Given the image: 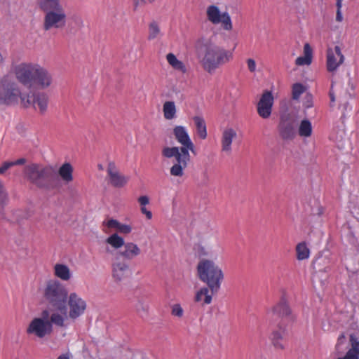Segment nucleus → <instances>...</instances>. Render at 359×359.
<instances>
[{
    "label": "nucleus",
    "mask_w": 359,
    "mask_h": 359,
    "mask_svg": "<svg viewBox=\"0 0 359 359\" xmlns=\"http://www.w3.org/2000/svg\"><path fill=\"white\" fill-rule=\"evenodd\" d=\"M49 316H50L49 311L48 310H43L41 312V317L40 318L43 319V320H46V321H50Z\"/></svg>",
    "instance_id": "50"
},
{
    "label": "nucleus",
    "mask_w": 359,
    "mask_h": 359,
    "mask_svg": "<svg viewBox=\"0 0 359 359\" xmlns=\"http://www.w3.org/2000/svg\"><path fill=\"white\" fill-rule=\"evenodd\" d=\"M40 10L44 13L43 29H62L66 26L67 15L60 0H37Z\"/></svg>",
    "instance_id": "4"
},
{
    "label": "nucleus",
    "mask_w": 359,
    "mask_h": 359,
    "mask_svg": "<svg viewBox=\"0 0 359 359\" xmlns=\"http://www.w3.org/2000/svg\"><path fill=\"white\" fill-rule=\"evenodd\" d=\"M348 105V102H345L344 103L340 104L339 107H342L343 111H344L346 110Z\"/></svg>",
    "instance_id": "56"
},
{
    "label": "nucleus",
    "mask_w": 359,
    "mask_h": 359,
    "mask_svg": "<svg viewBox=\"0 0 359 359\" xmlns=\"http://www.w3.org/2000/svg\"><path fill=\"white\" fill-rule=\"evenodd\" d=\"M336 6H337V14H336V20L337 22H341L342 20H343V17H342V15H341V6H342V3H339V4L338 3H336Z\"/></svg>",
    "instance_id": "45"
},
{
    "label": "nucleus",
    "mask_w": 359,
    "mask_h": 359,
    "mask_svg": "<svg viewBox=\"0 0 359 359\" xmlns=\"http://www.w3.org/2000/svg\"><path fill=\"white\" fill-rule=\"evenodd\" d=\"M53 331L51 322L46 321L41 318H34L27 328V333L34 334L39 338H43L50 334Z\"/></svg>",
    "instance_id": "13"
},
{
    "label": "nucleus",
    "mask_w": 359,
    "mask_h": 359,
    "mask_svg": "<svg viewBox=\"0 0 359 359\" xmlns=\"http://www.w3.org/2000/svg\"><path fill=\"white\" fill-rule=\"evenodd\" d=\"M38 65L32 62H21L13 66L12 71L20 83L30 87L33 84Z\"/></svg>",
    "instance_id": "9"
},
{
    "label": "nucleus",
    "mask_w": 359,
    "mask_h": 359,
    "mask_svg": "<svg viewBox=\"0 0 359 359\" xmlns=\"http://www.w3.org/2000/svg\"><path fill=\"white\" fill-rule=\"evenodd\" d=\"M345 339V335L344 334H341L339 338H338V343L337 344V346H339V344L342 343L343 342V340Z\"/></svg>",
    "instance_id": "55"
},
{
    "label": "nucleus",
    "mask_w": 359,
    "mask_h": 359,
    "mask_svg": "<svg viewBox=\"0 0 359 359\" xmlns=\"http://www.w3.org/2000/svg\"><path fill=\"white\" fill-rule=\"evenodd\" d=\"M11 167H13L11 161H4L0 166V175L4 174Z\"/></svg>",
    "instance_id": "42"
},
{
    "label": "nucleus",
    "mask_w": 359,
    "mask_h": 359,
    "mask_svg": "<svg viewBox=\"0 0 359 359\" xmlns=\"http://www.w3.org/2000/svg\"><path fill=\"white\" fill-rule=\"evenodd\" d=\"M221 15L219 8L215 6L211 5L207 8L208 19L213 24H218L221 22Z\"/></svg>",
    "instance_id": "28"
},
{
    "label": "nucleus",
    "mask_w": 359,
    "mask_h": 359,
    "mask_svg": "<svg viewBox=\"0 0 359 359\" xmlns=\"http://www.w3.org/2000/svg\"><path fill=\"white\" fill-rule=\"evenodd\" d=\"M307 100L306 101L305 103H304V106L305 108H310V107H313V102H312V100H311V96H308L307 97Z\"/></svg>",
    "instance_id": "52"
},
{
    "label": "nucleus",
    "mask_w": 359,
    "mask_h": 359,
    "mask_svg": "<svg viewBox=\"0 0 359 359\" xmlns=\"http://www.w3.org/2000/svg\"><path fill=\"white\" fill-rule=\"evenodd\" d=\"M196 48L199 56L201 57L200 61L201 67L210 74L233 58L231 50L203 38L197 40Z\"/></svg>",
    "instance_id": "2"
},
{
    "label": "nucleus",
    "mask_w": 359,
    "mask_h": 359,
    "mask_svg": "<svg viewBox=\"0 0 359 359\" xmlns=\"http://www.w3.org/2000/svg\"><path fill=\"white\" fill-rule=\"evenodd\" d=\"M297 121L292 115L282 114L277 127L280 137L285 142L294 140L297 135Z\"/></svg>",
    "instance_id": "11"
},
{
    "label": "nucleus",
    "mask_w": 359,
    "mask_h": 359,
    "mask_svg": "<svg viewBox=\"0 0 359 359\" xmlns=\"http://www.w3.org/2000/svg\"><path fill=\"white\" fill-rule=\"evenodd\" d=\"M4 61V58L2 55V54L0 53V64H2Z\"/></svg>",
    "instance_id": "58"
},
{
    "label": "nucleus",
    "mask_w": 359,
    "mask_h": 359,
    "mask_svg": "<svg viewBox=\"0 0 359 359\" xmlns=\"http://www.w3.org/2000/svg\"><path fill=\"white\" fill-rule=\"evenodd\" d=\"M323 213V207H318V212L316 213L318 215H321Z\"/></svg>",
    "instance_id": "57"
},
{
    "label": "nucleus",
    "mask_w": 359,
    "mask_h": 359,
    "mask_svg": "<svg viewBox=\"0 0 359 359\" xmlns=\"http://www.w3.org/2000/svg\"><path fill=\"white\" fill-rule=\"evenodd\" d=\"M57 359H70L69 353H64L58 356Z\"/></svg>",
    "instance_id": "54"
},
{
    "label": "nucleus",
    "mask_w": 359,
    "mask_h": 359,
    "mask_svg": "<svg viewBox=\"0 0 359 359\" xmlns=\"http://www.w3.org/2000/svg\"><path fill=\"white\" fill-rule=\"evenodd\" d=\"M296 255L298 260H304L309 258L310 250L305 242L299 243L296 246Z\"/></svg>",
    "instance_id": "31"
},
{
    "label": "nucleus",
    "mask_w": 359,
    "mask_h": 359,
    "mask_svg": "<svg viewBox=\"0 0 359 359\" xmlns=\"http://www.w3.org/2000/svg\"><path fill=\"white\" fill-rule=\"evenodd\" d=\"M304 56L298 57L296 59L295 64L298 66L309 65L312 62L313 50L309 45L306 43L304 46Z\"/></svg>",
    "instance_id": "23"
},
{
    "label": "nucleus",
    "mask_w": 359,
    "mask_h": 359,
    "mask_svg": "<svg viewBox=\"0 0 359 359\" xmlns=\"http://www.w3.org/2000/svg\"><path fill=\"white\" fill-rule=\"evenodd\" d=\"M123 248L116 253L115 257H118L119 259L123 257L124 261L133 259L141 253L140 248L132 242L126 243Z\"/></svg>",
    "instance_id": "20"
},
{
    "label": "nucleus",
    "mask_w": 359,
    "mask_h": 359,
    "mask_svg": "<svg viewBox=\"0 0 359 359\" xmlns=\"http://www.w3.org/2000/svg\"><path fill=\"white\" fill-rule=\"evenodd\" d=\"M289 324L270 323L271 332L270 339L276 349L283 350L285 342L288 335L287 326Z\"/></svg>",
    "instance_id": "12"
},
{
    "label": "nucleus",
    "mask_w": 359,
    "mask_h": 359,
    "mask_svg": "<svg viewBox=\"0 0 359 359\" xmlns=\"http://www.w3.org/2000/svg\"><path fill=\"white\" fill-rule=\"evenodd\" d=\"M248 69L250 72H254L256 69V62L255 60L249 58L247 60Z\"/></svg>",
    "instance_id": "46"
},
{
    "label": "nucleus",
    "mask_w": 359,
    "mask_h": 359,
    "mask_svg": "<svg viewBox=\"0 0 359 359\" xmlns=\"http://www.w3.org/2000/svg\"><path fill=\"white\" fill-rule=\"evenodd\" d=\"M105 242L114 249H119L126 243L123 238L119 236L116 233L109 236Z\"/></svg>",
    "instance_id": "32"
},
{
    "label": "nucleus",
    "mask_w": 359,
    "mask_h": 359,
    "mask_svg": "<svg viewBox=\"0 0 359 359\" xmlns=\"http://www.w3.org/2000/svg\"><path fill=\"white\" fill-rule=\"evenodd\" d=\"M25 93L8 75H4L0 78V104L15 105L20 102L22 105V97Z\"/></svg>",
    "instance_id": "7"
},
{
    "label": "nucleus",
    "mask_w": 359,
    "mask_h": 359,
    "mask_svg": "<svg viewBox=\"0 0 359 359\" xmlns=\"http://www.w3.org/2000/svg\"><path fill=\"white\" fill-rule=\"evenodd\" d=\"M23 172L27 181L40 189L51 191L58 187L57 174L50 165L30 163L24 168Z\"/></svg>",
    "instance_id": "3"
},
{
    "label": "nucleus",
    "mask_w": 359,
    "mask_h": 359,
    "mask_svg": "<svg viewBox=\"0 0 359 359\" xmlns=\"http://www.w3.org/2000/svg\"><path fill=\"white\" fill-rule=\"evenodd\" d=\"M337 2L336 3H338L339 4V3H342V0H336Z\"/></svg>",
    "instance_id": "60"
},
{
    "label": "nucleus",
    "mask_w": 359,
    "mask_h": 359,
    "mask_svg": "<svg viewBox=\"0 0 359 359\" xmlns=\"http://www.w3.org/2000/svg\"><path fill=\"white\" fill-rule=\"evenodd\" d=\"M149 36L148 39L151 40L157 37L160 33V29L158 24L156 22H152L149 26Z\"/></svg>",
    "instance_id": "36"
},
{
    "label": "nucleus",
    "mask_w": 359,
    "mask_h": 359,
    "mask_svg": "<svg viewBox=\"0 0 359 359\" xmlns=\"http://www.w3.org/2000/svg\"><path fill=\"white\" fill-rule=\"evenodd\" d=\"M352 203H354L355 207V206H356V205L358 204V201H355L354 200V198H353V199H352Z\"/></svg>",
    "instance_id": "59"
},
{
    "label": "nucleus",
    "mask_w": 359,
    "mask_h": 359,
    "mask_svg": "<svg viewBox=\"0 0 359 359\" xmlns=\"http://www.w3.org/2000/svg\"><path fill=\"white\" fill-rule=\"evenodd\" d=\"M118 231L121 233L128 234L131 232L132 227L130 225L121 223Z\"/></svg>",
    "instance_id": "41"
},
{
    "label": "nucleus",
    "mask_w": 359,
    "mask_h": 359,
    "mask_svg": "<svg viewBox=\"0 0 359 359\" xmlns=\"http://www.w3.org/2000/svg\"><path fill=\"white\" fill-rule=\"evenodd\" d=\"M331 88H332V86L331 87ZM329 95H330L331 103H334L335 101V96H334V94L332 92V89H330V90Z\"/></svg>",
    "instance_id": "53"
},
{
    "label": "nucleus",
    "mask_w": 359,
    "mask_h": 359,
    "mask_svg": "<svg viewBox=\"0 0 359 359\" xmlns=\"http://www.w3.org/2000/svg\"><path fill=\"white\" fill-rule=\"evenodd\" d=\"M306 88L300 83H296L292 86V94L293 100H298L300 95L305 91Z\"/></svg>",
    "instance_id": "35"
},
{
    "label": "nucleus",
    "mask_w": 359,
    "mask_h": 359,
    "mask_svg": "<svg viewBox=\"0 0 359 359\" xmlns=\"http://www.w3.org/2000/svg\"><path fill=\"white\" fill-rule=\"evenodd\" d=\"M138 202L141 205V206H145L149 203V198L147 196H142L139 197Z\"/></svg>",
    "instance_id": "48"
},
{
    "label": "nucleus",
    "mask_w": 359,
    "mask_h": 359,
    "mask_svg": "<svg viewBox=\"0 0 359 359\" xmlns=\"http://www.w3.org/2000/svg\"><path fill=\"white\" fill-rule=\"evenodd\" d=\"M129 265L118 257H115L112 263V275L115 281L120 282L126 278L129 273Z\"/></svg>",
    "instance_id": "18"
},
{
    "label": "nucleus",
    "mask_w": 359,
    "mask_h": 359,
    "mask_svg": "<svg viewBox=\"0 0 359 359\" xmlns=\"http://www.w3.org/2000/svg\"><path fill=\"white\" fill-rule=\"evenodd\" d=\"M236 137V132L233 128H226L222 133V151L229 154L231 152V144Z\"/></svg>",
    "instance_id": "21"
},
{
    "label": "nucleus",
    "mask_w": 359,
    "mask_h": 359,
    "mask_svg": "<svg viewBox=\"0 0 359 359\" xmlns=\"http://www.w3.org/2000/svg\"><path fill=\"white\" fill-rule=\"evenodd\" d=\"M270 323L290 324L296 320L285 294H283L279 300L268 311Z\"/></svg>",
    "instance_id": "8"
},
{
    "label": "nucleus",
    "mask_w": 359,
    "mask_h": 359,
    "mask_svg": "<svg viewBox=\"0 0 359 359\" xmlns=\"http://www.w3.org/2000/svg\"><path fill=\"white\" fill-rule=\"evenodd\" d=\"M166 59L168 60V62L173 67L177 62V61L179 60L176 56L173 54V53H168L167 55H166Z\"/></svg>",
    "instance_id": "43"
},
{
    "label": "nucleus",
    "mask_w": 359,
    "mask_h": 359,
    "mask_svg": "<svg viewBox=\"0 0 359 359\" xmlns=\"http://www.w3.org/2000/svg\"><path fill=\"white\" fill-rule=\"evenodd\" d=\"M150 3L154 2L155 0H148ZM134 10L135 11L138 6H143L146 4V0H133Z\"/></svg>",
    "instance_id": "47"
},
{
    "label": "nucleus",
    "mask_w": 359,
    "mask_h": 359,
    "mask_svg": "<svg viewBox=\"0 0 359 359\" xmlns=\"http://www.w3.org/2000/svg\"><path fill=\"white\" fill-rule=\"evenodd\" d=\"M351 348L343 357H339L337 359H359V340L356 336L351 334L349 337Z\"/></svg>",
    "instance_id": "22"
},
{
    "label": "nucleus",
    "mask_w": 359,
    "mask_h": 359,
    "mask_svg": "<svg viewBox=\"0 0 359 359\" xmlns=\"http://www.w3.org/2000/svg\"><path fill=\"white\" fill-rule=\"evenodd\" d=\"M313 267L316 271L327 272L330 270V261L327 257L320 255L313 262Z\"/></svg>",
    "instance_id": "24"
},
{
    "label": "nucleus",
    "mask_w": 359,
    "mask_h": 359,
    "mask_svg": "<svg viewBox=\"0 0 359 359\" xmlns=\"http://www.w3.org/2000/svg\"><path fill=\"white\" fill-rule=\"evenodd\" d=\"M194 121L196 132L199 137L202 140H205L207 137V129L205 120L201 116H194L193 118Z\"/></svg>",
    "instance_id": "27"
},
{
    "label": "nucleus",
    "mask_w": 359,
    "mask_h": 359,
    "mask_svg": "<svg viewBox=\"0 0 359 359\" xmlns=\"http://www.w3.org/2000/svg\"><path fill=\"white\" fill-rule=\"evenodd\" d=\"M199 279L207 284L212 294L217 293L224 280L222 269L212 260L201 259L196 267Z\"/></svg>",
    "instance_id": "5"
},
{
    "label": "nucleus",
    "mask_w": 359,
    "mask_h": 359,
    "mask_svg": "<svg viewBox=\"0 0 359 359\" xmlns=\"http://www.w3.org/2000/svg\"><path fill=\"white\" fill-rule=\"evenodd\" d=\"M67 304L69 307V317L76 319L81 316L86 309V302L76 292H72L68 296Z\"/></svg>",
    "instance_id": "14"
},
{
    "label": "nucleus",
    "mask_w": 359,
    "mask_h": 359,
    "mask_svg": "<svg viewBox=\"0 0 359 359\" xmlns=\"http://www.w3.org/2000/svg\"><path fill=\"white\" fill-rule=\"evenodd\" d=\"M163 115L165 119L171 120L175 116L176 107L174 102L166 101L163 106Z\"/></svg>",
    "instance_id": "30"
},
{
    "label": "nucleus",
    "mask_w": 359,
    "mask_h": 359,
    "mask_svg": "<svg viewBox=\"0 0 359 359\" xmlns=\"http://www.w3.org/2000/svg\"><path fill=\"white\" fill-rule=\"evenodd\" d=\"M141 212H142V214H144V215H146V217H147V218L148 219H151V217H152V213H151V211L148 210L145 208V206H142V207H141Z\"/></svg>",
    "instance_id": "49"
},
{
    "label": "nucleus",
    "mask_w": 359,
    "mask_h": 359,
    "mask_svg": "<svg viewBox=\"0 0 359 359\" xmlns=\"http://www.w3.org/2000/svg\"><path fill=\"white\" fill-rule=\"evenodd\" d=\"M68 296L67 287L59 280L47 281L43 291V297L50 306L63 314L67 313Z\"/></svg>",
    "instance_id": "6"
},
{
    "label": "nucleus",
    "mask_w": 359,
    "mask_h": 359,
    "mask_svg": "<svg viewBox=\"0 0 359 359\" xmlns=\"http://www.w3.org/2000/svg\"><path fill=\"white\" fill-rule=\"evenodd\" d=\"M344 56L341 53V48L335 46L334 48H328L327 50L326 67L329 72H334L344 62Z\"/></svg>",
    "instance_id": "16"
},
{
    "label": "nucleus",
    "mask_w": 359,
    "mask_h": 359,
    "mask_svg": "<svg viewBox=\"0 0 359 359\" xmlns=\"http://www.w3.org/2000/svg\"><path fill=\"white\" fill-rule=\"evenodd\" d=\"M8 200V193L0 180V213H2Z\"/></svg>",
    "instance_id": "34"
},
{
    "label": "nucleus",
    "mask_w": 359,
    "mask_h": 359,
    "mask_svg": "<svg viewBox=\"0 0 359 359\" xmlns=\"http://www.w3.org/2000/svg\"><path fill=\"white\" fill-rule=\"evenodd\" d=\"M172 67L176 70L182 72V73H185L187 72V68L185 65L180 60H178L177 62Z\"/></svg>",
    "instance_id": "44"
},
{
    "label": "nucleus",
    "mask_w": 359,
    "mask_h": 359,
    "mask_svg": "<svg viewBox=\"0 0 359 359\" xmlns=\"http://www.w3.org/2000/svg\"><path fill=\"white\" fill-rule=\"evenodd\" d=\"M53 81L51 74L44 67L38 65L33 83H36L41 88L44 89L50 86Z\"/></svg>",
    "instance_id": "19"
},
{
    "label": "nucleus",
    "mask_w": 359,
    "mask_h": 359,
    "mask_svg": "<svg viewBox=\"0 0 359 359\" xmlns=\"http://www.w3.org/2000/svg\"><path fill=\"white\" fill-rule=\"evenodd\" d=\"M173 135L181 147H165L162 149L161 154L164 158H175V163L170 169V173L173 177H182L184 170L191 161L189 151L195 154V146L189 137L184 127L175 126L173 128Z\"/></svg>",
    "instance_id": "1"
},
{
    "label": "nucleus",
    "mask_w": 359,
    "mask_h": 359,
    "mask_svg": "<svg viewBox=\"0 0 359 359\" xmlns=\"http://www.w3.org/2000/svg\"><path fill=\"white\" fill-rule=\"evenodd\" d=\"M50 322H51V324L54 323L56 325L62 327L64 325V318L60 314L54 313L50 316Z\"/></svg>",
    "instance_id": "38"
},
{
    "label": "nucleus",
    "mask_w": 359,
    "mask_h": 359,
    "mask_svg": "<svg viewBox=\"0 0 359 359\" xmlns=\"http://www.w3.org/2000/svg\"><path fill=\"white\" fill-rule=\"evenodd\" d=\"M48 102V97L44 92L30 90L22 97V107L29 108L32 106L34 109L38 107L42 114L47 110Z\"/></svg>",
    "instance_id": "10"
},
{
    "label": "nucleus",
    "mask_w": 359,
    "mask_h": 359,
    "mask_svg": "<svg viewBox=\"0 0 359 359\" xmlns=\"http://www.w3.org/2000/svg\"><path fill=\"white\" fill-rule=\"evenodd\" d=\"M27 160L25 158H19L16 161H11L13 166L18 165H23L26 163Z\"/></svg>",
    "instance_id": "51"
},
{
    "label": "nucleus",
    "mask_w": 359,
    "mask_h": 359,
    "mask_svg": "<svg viewBox=\"0 0 359 359\" xmlns=\"http://www.w3.org/2000/svg\"><path fill=\"white\" fill-rule=\"evenodd\" d=\"M210 289L206 287H202L200 290H198L196 296L194 297V300L196 302L202 301V298L204 296L203 299V304H209L212 302V296L213 294H209Z\"/></svg>",
    "instance_id": "29"
},
{
    "label": "nucleus",
    "mask_w": 359,
    "mask_h": 359,
    "mask_svg": "<svg viewBox=\"0 0 359 359\" xmlns=\"http://www.w3.org/2000/svg\"><path fill=\"white\" fill-rule=\"evenodd\" d=\"M103 224H106L108 228L116 229L118 230L121 223L116 219H110L106 223L104 222Z\"/></svg>",
    "instance_id": "40"
},
{
    "label": "nucleus",
    "mask_w": 359,
    "mask_h": 359,
    "mask_svg": "<svg viewBox=\"0 0 359 359\" xmlns=\"http://www.w3.org/2000/svg\"><path fill=\"white\" fill-rule=\"evenodd\" d=\"M98 168H99V169H100V170H102V165H98Z\"/></svg>",
    "instance_id": "61"
},
{
    "label": "nucleus",
    "mask_w": 359,
    "mask_h": 359,
    "mask_svg": "<svg viewBox=\"0 0 359 359\" xmlns=\"http://www.w3.org/2000/svg\"><path fill=\"white\" fill-rule=\"evenodd\" d=\"M220 22L223 24V27L224 29L231 30L232 29L231 18L226 12L222 14Z\"/></svg>",
    "instance_id": "37"
},
{
    "label": "nucleus",
    "mask_w": 359,
    "mask_h": 359,
    "mask_svg": "<svg viewBox=\"0 0 359 359\" xmlns=\"http://www.w3.org/2000/svg\"><path fill=\"white\" fill-rule=\"evenodd\" d=\"M273 96L271 92L265 90L257 104V114L262 118H269L272 112Z\"/></svg>",
    "instance_id": "17"
},
{
    "label": "nucleus",
    "mask_w": 359,
    "mask_h": 359,
    "mask_svg": "<svg viewBox=\"0 0 359 359\" xmlns=\"http://www.w3.org/2000/svg\"><path fill=\"white\" fill-rule=\"evenodd\" d=\"M184 311L180 304H175L171 307V314L174 316L182 318L183 316Z\"/></svg>",
    "instance_id": "39"
},
{
    "label": "nucleus",
    "mask_w": 359,
    "mask_h": 359,
    "mask_svg": "<svg viewBox=\"0 0 359 359\" xmlns=\"http://www.w3.org/2000/svg\"><path fill=\"white\" fill-rule=\"evenodd\" d=\"M107 172L109 183L115 188H122L129 181V177L121 174L114 161L108 162Z\"/></svg>",
    "instance_id": "15"
},
{
    "label": "nucleus",
    "mask_w": 359,
    "mask_h": 359,
    "mask_svg": "<svg viewBox=\"0 0 359 359\" xmlns=\"http://www.w3.org/2000/svg\"><path fill=\"white\" fill-rule=\"evenodd\" d=\"M54 273L55 276L62 280H69L71 278L69 269L65 264H55L54 266Z\"/></svg>",
    "instance_id": "26"
},
{
    "label": "nucleus",
    "mask_w": 359,
    "mask_h": 359,
    "mask_svg": "<svg viewBox=\"0 0 359 359\" xmlns=\"http://www.w3.org/2000/svg\"><path fill=\"white\" fill-rule=\"evenodd\" d=\"M73 167L69 163H64L58 170V175L67 183L73 180Z\"/></svg>",
    "instance_id": "25"
},
{
    "label": "nucleus",
    "mask_w": 359,
    "mask_h": 359,
    "mask_svg": "<svg viewBox=\"0 0 359 359\" xmlns=\"http://www.w3.org/2000/svg\"><path fill=\"white\" fill-rule=\"evenodd\" d=\"M298 133L301 137H307L311 135L312 126L311 122L308 119H304L301 121Z\"/></svg>",
    "instance_id": "33"
}]
</instances>
